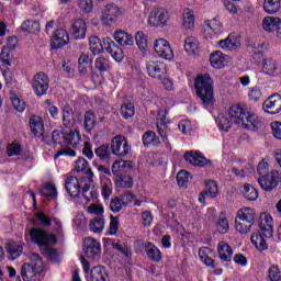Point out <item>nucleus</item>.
I'll list each match as a JSON object with an SVG mask.
<instances>
[{
    "label": "nucleus",
    "mask_w": 281,
    "mask_h": 281,
    "mask_svg": "<svg viewBox=\"0 0 281 281\" xmlns=\"http://www.w3.org/2000/svg\"><path fill=\"white\" fill-rule=\"evenodd\" d=\"M278 69H280V63L273 58H267L263 60L261 71L266 76H278Z\"/></svg>",
    "instance_id": "28"
},
{
    "label": "nucleus",
    "mask_w": 281,
    "mask_h": 281,
    "mask_svg": "<svg viewBox=\"0 0 281 281\" xmlns=\"http://www.w3.org/2000/svg\"><path fill=\"white\" fill-rule=\"evenodd\" d=\"M29 126L34 137H43V133H45V123L43 122V117L32 115L29 120Z\"/></svg>",
    "instance_id": "22"
},
{
    "label": "nucleus",
    "mask_w": 281,
    "mask_h": 281,
    "mask_svg": "<svg viewBox=\"0 0 281 281\" xmlns=\"http://www.w3.org/2000/svg\"><path fill=\"white\" fill-rule=\"evenodd\" d=\"M186 161H189L192 166H199L203 168L204 166H211L212 162L201 154V151H187L184 154Z\"/></svg>",
    "instance_id": "20"
},
{
    "label": "nucleus",
    "mask_w": 281,
    "mask_h": 281,
    "mask_svg": "<svg viewBox=\"0 0 281 281\" xmlns=\"http://www.w3.org/2000/svg\"><path fill=\"white\" fill-rule=\"evenodd\" d=\"M258 183L261 190L271 192V190H276L280 183V172H278V170H272L269 173L259 177Z\"/></svg>",
    "instance_id": "9"
},
{
    "label": "nucleus",
    "mask_w": 281,
    "mask_h": 281,
    "mask_svg": "<svg viewBox=\"0 0 281 281\" xmlns=\"http://www.w3.org/2000/svg\"><path fill=\"white\" fill-rule=\"evenodd\" d=\"M21 30L30 34H37V32H41V24L34 20H26L22 23Z\"/></svg>",
    "instance_id": "40"
},
{
    "label": "nucleus",
    "mask_w": 281,
    "mask_h": 281,
    "mask_svg": "<svg viewBox=\"0 0 281 281\" xmlns=\"http://www.w3.org/2000/svg\"><path fill=\"white\" fill-rule=\"evenodd\" d=\"M83 250L88 258H98L100 256V251L102 250V246L100 241L88 237L83 241Z\"/></svg>",
    "instance_id": "19"
},
{
    "label": "nucleus",
    "mask_w": 281,
    "mask_h": 281,
    "mask_svg": "<svg viewBox=\"0 0 281 281\" xmlns=\"http://www.w3.org/2000/svg\"><path fill=\"white\" fill-rule=\"evenodd\" d=\"M31 263H24L21 268V277L23 281H36V276L45 271V263L41 255L34 252L30 257Z\"/></svg>",
    "instance_id": "4"
},
{
    "label": "nucleus",
    "mask_w": 281,
    "mask_h": 281,
    "mask_svg": "<svg viewBox=\"0 0 281 281\" xmlns=\"http://www.w3.org/2000/svg\"><path fill=\"white\" fill-rule=\"evenodd\" d=\"M117 188L131 189L133 188V178L128 176L120 177L115 180Z\"/></svg>",
    "instance_id": "57"
},
{
    "label": "nucleus",
    "mask_w": 281,
    "mask_h": 281,
    "mask_svg": "<svg viewBox=\"0 0 281 281\" xmlns=\"http://www.w3.org/2000/svg\"><path fill=\"white\" fill-rule=\"evenodd\" d=\"M216 199L218 196V184L215 181L210 180L205 184V190L200 194V203H205V198Z\"/></svg>",
    "instance_id": "25"
},
{
    "label": "nucleus",
    "mask_w": 281,
    "mask_h": 281,
    "mask_svg": "<svg viewBox=\"0 0 281 281\" xmlns=\"http://www.w3.org/2000/svg\"><path fill=\"white\" fill-rule=\"evenodd\" d=\"M146 71L150 78L161 80V78L166 76V64L157 60H149L146 63Z\"/></svg>",
    "instance_id": "12"
},
{
    "label": "nucleus",
    "mask_w": 281,
    "mask_h": 281,
    "mask_svg": "<svg viewBox=\"0 0 281 281\" xmlns=\"http://www.w3.org/2000/svg\"><path fill=\"white\" fill-rule=\"evenodd\" d=\"M133 169V161L131 160H116L112 165V172H128V170Z\"/></svg>",
    "instance_id": "41"
},
{
    "label": "nucleus",
    "mask_w": 281,
    "mask_h": 281,
    "mask_svg": "<svg viewBox=\"0 0 281 281\" xmlns=\"http://www.w3.org/2000/svg\"><path fill=\"white\" fill-rule=\"evenodd\" d=\"M88 281H106V269L103 266L93 267Z\"/></svg>",
    "instance_id": "37"
},
{
    "label": "nucleus",
    "mask_w": 281,
    "mask_h": 281,
    "mask_svg": "<svg viewBox=\"0 0 281 281\" xmlns=\"http://www.w3.org/2000/svg\"><path fill=\"white\" fill-rule=\"evenodd\" d=\"M90 50L94 56L102 54V52H108L116 60V63H122L124 60V52L117 44L111 40V37L103 38V44L98 36H91L89 38Z\"/></svg>",
    "instance_id": "2"
},
{
    "label": "nucleus",
    "mask_w": 281,
    "mask_h": 281,
    "mask_svg": "<svg viewBox=\"0 0 281 281\" xmlns=\"http://www.w3.org/2000/svg\"><path fill=\"white\" fill-rule=\"evenodd\" d=\"M101 194L105 200H108L111 194H113V182L111 179L104 178L101 181Z\"/></svg>",
    "instance_id": "49"
},
{
    "label": "nucleus",
    "mask_w": 281,
    "mask_h": 281,
    "mask_svg": "<svg viewBox=\"0 0 281 281\" xmlns=\"http://www.w3.org/2000/svg\"><path fill=\"white\" fill-rule=\"evenodd\" d=\"M250 240L252 245L258 249L259 251H265V249H268L267 240L265 239V234L262 232H255L252 233Z\"/></svg>",
    "instance_id": "33"
},
{
    "label": "nucleus",
    "mask_w": 281,
    "mask_h": 281,
    "mask_svg": "<svg viewBox=\"0 0 281 281\" xmlns=\"http://www.w3.org/2000/svg\"><path fill=\"white\" fill-rule=\"evenodd\" d=\"M216 229L220 234H227L229 232V222L226 217H220L217 220Z\"/></svg>",
    "instance_id": "58"
},
{
    "label": "nucleus",
    "mask_w": 281,
    "mask_h": 281,
    "mask_svg": "<svg viewBox=\"0 0 281 281\" xmlns=\"http://www.w3.org/2000/svg\"><path fill=\"white\" fill-rule=\"evenodd\" d=\"M280 25V18L267 16L262 21V30H265V32H276Z\"/></svg>",
    "instance_id": "34"
},
{
    "label": "nucleus",
    "mask_w": 281,
    "mask_h": 281,
    "mask_svg": "<svg viewBox=\"0 0 281 281\" xmlns=\"http://www.w3.org/2000/svg\"><path fill=\"white\" fill-rule=\"evenodd\" d=\"M168 19H170L168 10L156 7L149 14L148 23L149 25H153V27H162V25L168 23Z\"/></svg>",
    "instance_id": "11"
},
{
    "label": "nucleus",
    "mask_w": 281,
    "mask_h": 281,
    "mask_svg": "<svg viewBox=\"0 0 281 281\" xmlns=\"http://www.w3.org/2000/svg\"><path fill=\"white\" fill-rule=\"evenodd\" d=\"M194 11H192L191 9H184L182 13V26L186 30H194Z\"/></svg>",
    "instance_id": "36"
},
{
    "label": "nucleus",
    "mask_w": 281,
    "mask_h": 281,
    "mask_svg": "<svg viewBox=\"0 0 281 281\" xmlns=\"http://www.w3.org/2000/svg\"><path fill=\"white\" fill-rule=\"evenodd\" d=\"M83 128L87 133H91L95 128V114L92 111L85 113Z\"/></svg>",
    "instance_id": "44"
},
{
    "label": "nucleus",
    "mask_w": 281,
    "mask_h": 281,
    "mask_svg": "<svg viewBox=\"0 0 281 281\" xmlns=\"http://www.w3.org/2000/svg\"><path fill=\"white\" fill-rule=\"evenodd\" d=\"M217 252H218V256H220L221 260H223L224 262H231L232 261V256H234V250L225 241H221L218 244Z\"/></svg>",
    "instance_id": "30"
},
{
    "label": "nucleus",
    "mask_w": 281,
    "mask_h": 281,
    "mask_svg": "<svg viewBox=\"0 0 281 281\" xmlns=\"http://www.w3.org/2000/svg\"><path fill=\"white\" fill-rule=\"evenodd\" d=\"M71 34L75 41H82L87 36V22L78 19L72 23Z\"/></svg>",
    "instance_id": "24"
},
{
    "label": "nucleus",
    "mask_w": 281,
    "mask_h": 281,
    "mask_svg": "<svg viewBox=\"0 0 281 281\" xmlns=\"http://www.w3.org/2000/svg\"><path fill=\"white\" fill-rule=\"evenodd\" d=\"M32 89L38 98L42 95H47L49 91V76L47 74L40 71L33 76Z\"/></svg>",
    "instance_id": "7"
},
{
    "label": "nucleus",
    "mask_w": 281,
    "mask_h": 281,
    "mask_svg": "<svg viewBox=\"0 0 281 281\" xmlns=\"http://www.w3.org/2000/svg\"><path fill=\"white\" fill-rule=\"evenodd\" d=\"M255 221L256 212L254 209L245 207L239 210L235 218L236 232H239V234H247L251 229Z\"/></svg>",
    "instance_id": "5"
},
{
    "label": "nucleus",
    "mask_w": 281,
    "mask_h": 281,
    "mask_svg": "<svg viewBox=\"0 0 281 281\" xmlns=\"http://www.w3.org/2000/svg\"><path fill=\"white\" fill-rule=\"evenodd\" d=\"M7 254L9 256V260H16L23 254V245L13 240H10L5 245Z\"/></svg>",
    "instance_id": "27"
},
{
    "label": "nucleus",
    "mask_w": 281,
    "mask_h": 281,
    "mask_svg": "<svg viewBox=\"0 0 281 281\" xmlns=\"http://www.w3.org/2000/svg\"><path fill=\"white\" fill-rule=\"evenodd\" d=\"M157 131L164 144H166V147L169 148V150H171L170 142H168V133H170V130L168 128V125H166L164 120H161V123H157Z\"/></svg>",
    "instance_id": "43"
},
{
    "label": "nucleus",
    "mask_w": 281,
    "mask_h": 281,
    "mask_svg": "<svg viewBox=\"0 0 281 281\" xmlns=\"http://www.w3.org/2000/svg\"><path fill=\"white\" fill-rule=\"evenodd\" d=\"M227 55L223 54L221 50H215L210 56L211 66L214 69H223L227 65Z\"/></svg>",
    "instance_id": "26"
},
{
    "label": "nucleus",
    "mask_w": 281,
    "mask_h": 281,
    "mask_svg": "<svg viewBox=\"0 0 281 281\" xmlns=\"http://www.w3.org/2000/svg\"><path fill=\"white\" fill-rule=\"evenodd\" d=\"M241 192L247 201L258 200V190L251 184H244Z\"/></svg>",
    "instance_id": "50"
},
{
    "label": "nucleus",
    "mask_w": 281,
    "mask_h": 281,
    "mask_svg": "<svg viewBox=\"0 0 281 281\" xmlns=\"http://www.w3.org/2000/svg\"><path fill=\"white\" fill-rule=\"evenodd\" d=\"M122 207H124V203L122 202L121 198L116 196L110 201V210L114 214H117V212H122Z\"/></svg>",
    "instance_id": "60"
},
{
    "label": "nucleus",
    "mask_w": 281,
    "mask_h": 281,
    "mask_svg": "<svg viewBox=\"0 0 281 281\" xmlns=\"http://www.w3.org/2000/svg\"><path fill=\"white\" fill-rule=\"evenodd\" d=\"M114 40L121 46L133 45V43H135V41L133 40V35H131L122 30L116 31L114 33Z\"/></svg>",
    "instance_id": "35"
},
{
    "label": "nucleus",
    "mask_w": 281,
    "mask_h": 281,
    "mask_svg": "<svg viewBox=\"0 0 281 281\" xmlns=\"http://www.w3.org/2000/svg\"><path fill=\"white\" fill-rule=\"evenodd\" d=\"M80 132L70 131L69 133H66L65 145L72 146V148H76V146L80 144Z\"/></svg>",
    "instance_id": "42"
},
{
    "label": "nucleus",
    "mask_w": 281,
    "mask_h": 281,
    "mask_svg": "<svg viewBox=\"0 0 281 281\" xmlns=\"http://www.w3.org/2000/svg\"><path fill=\"white\" fill-rule=\"evenodd\" d=\"M154 49L160 58H165V60H172L175 58V53H172V48L168 41L164 38H159L154 44Z\"/></svg>",
    "instance_id": "15"
},
{
    "label": "nucleus",
    "mask_w": 281,
    "mask_h": 281,
    "mask_svg": "<svg viewBox=\"0 0 281 281\" xmlns=\"http://www.w3.org/2000/svg\"><path fill=\"white\" fill-rule=\"evenodd\" d=\"M121 114L124 120H128L135 115V105L133 103H123L121 105Z\"/></svg>",
    "instance_id": "55"
},
{
    "label": "nucleus",
    "mask_w": 281,
    "mask_h": 281,
    "mask_svg": "<svg viewBox=\"0 0 281 281\" xmlns=\"http://www.w3.org/2000/svg\"><path fill=\"white\" fill-rule=\"evenodd\" d=\"M61 122L64 128H74L76 126V123L79 122V124L82 123V113L74 112V109L71 105L66 104L61 110Z\"/></svg>",
    "instance_id": "8"
},
{
    "label": "nucleus",
    "mask_w": 281,
    "mask_h": 281,
    "mask_svg": "<svg viewBox=\"0 0 281 281\" xmlns=\"http://www.w3.org/2000/svg\"><path fill=\"white\" fill-rule=\"evenodd\" d=\"M93 63V58L87 54V53H82L79 56L78 59V71L80 74V76H87V72L89 71V66Z\"/></svg>",
    "instance_id": "29"
},
{
    "label": "nucleus",
    "mask_w": 281,
    "mask_h": 281,
    "mask_svg": "<svg viewBox=\"0 0 281 281\" xmlns=\"http://www.w3.org/2000/svg\"><path fill=\"white\" fill-rule=\"evenodd\" d=\"M225 32L223 27V23L218 22V20H207L205 21L204 27V37L205 38H216V36H221Z\"/></svg>",
    "instance_id": "13"
},
{
    "label": "nucleus",
    "mask_w": 281,
    "mask_h": 281,
    "mask_svg": "<svg viewBox=\"0 0 281 281\" xmlns=\"http://www.w3.org/2000/svg\"><path fill=\"white\" fill-rule=\"evenodd\" d=\"M7 155L9 157H19L21 155V145L19 143H12L7 146Z\"/></svg>",
    "instance_id": "59"
},
{
    "label": "nucleus",
    "mask_w": 281,
    "mask_h": 281,
    "mask_svg": "<svg viewBox=\"0 0 281 281\" xmlns=\"http://www.w3.org/2000/svg\"><path fill=\"white\" fill-rule=\"evenodd\" d=\"M218 45L222 49H226L228 52H234V49H238L240 47V42L234 35H228L227 38L221 40Z\"/></svg>",
    "instance_id": "31"
},
{
    "label": "nucleus",
    "mask_w": 281,
    "mask_h": 281,
    "mask_svg": "<svg viewBox=\"0 0 281 281\" xmlns=\"http://www.w3.org/2000/svg\"><path fill=\"white\" fill-rule=\"evenodd\" d=\"M29 236L32 243L37 245L40 249H43L46 245H56L57 243L56 235L47 234V232L42 228H31Z\"/></svg>",
    "instance_id": "6"
},
{
    "label": "nucleus",
    "mask_w": 281,
    "mask_h": 281,
    "mask_svg": "<svg viewBox=\"0 0 281 281\" xmlns=\"http://www.w3.org/2000/svg\"><path fill=\"white\" fill-rule=\"evenodd\" d=\"M111 150L116 157H126L131 153L126 137L124 135L114 136L111 142Z\"/></svg>",
    "instance_id": "10"
},
{
    "label": "nucleus",
    "mask_w": 281,
    "mask_h": 281,
    "mask_svg": "<svg viewBox=\"0 0 281 281\" xmlns=\"http://www.w3.org/2000/svg\"><path fill=\"white\" fill-rule=\"evenodd\" d=\"M195 93L204 106H210L214 102V87L212 77L209 74L199 75L194 80Z\"/></svg>",
    "instance_id": "3"
},
{
    "label": "nucleus",
    "mask_w": 281,
    "mask_h": 281,
    "mask_svg": "<svg viewBox=\"0 0 281 281\" xmlns=\"http://www.w3.org/2000/svg\"><path fill=\"white\" fill-rule=\"evenodd\" d=\"M135 41L138 49H140V52H146L148 47V38L146 37V34H144L142 31H138L135 34Z\"/></svg>",
    "instance_id": "53"
},
{
    "label": "nucleus",
    "mask_w": 281,
    "mask_h": 281,
    "mask_svg": "<svg viewBox=\"0 0 281 281\" xmlns=\"http://www.w3.org/2000/svg\"><path fill=\"white\" fill-rule=\"evenodd\" d=\"M268 278L270 281H281V272L278 266H271L268 270Z\"/></svg>",
    "instance_id": "62"
},
{
    "label": "nucleus",
    "mask_w": 281,
    "mask_h": 281,
    "mask_svg": "<svg viewBox=\"0 0 281 281\" xmlns=\"http://www.w3.org/2000/svg\"><path fill=\"white\" fill-rule=\"evenodd\" d=\"M94 154L101 159V161H109L111 159V150H109V145L103 144L94 149Z\"/></svg>",
    "instance_id": "51"
},
{
    "label": "nucleus",
    "mask_w": 281,
    "mask_h": 281,
    "mask_svg": "<svg viewBox=\"0 0 281 281\" xmlns=\"http://www.w3.org/2000/svg\"><path fill=\"white\" fill-rule=\"evenodd\" d=\"M145 251L151 262H159L161 260V250L153 243L145 244Z\"/></svg>",
    "instance_id": "32"
},
{
    "label": "nucleus",
    "mask_w": 281,
    "mask_h": 281,
    "mask_svg": "<svg viewBox=\"0 0 281 281\" xmlns=\"http://www.w3.org/2000/svg\"><path fill=\"white\" fill-rule=\"evenodd\" d=\"M94 67L100 71V74H104L109 69H111V61L108 58L99 57L94 61Z\"/></svg>",
    "instance_id": "52"
},
{
    "label": "nucleus",
    "mask_w": 281,
    "mask_h": 281,
    "mask_svg": "<svg viewBox=\"0 0 281 281\" xmlns=\"http://www.w3.org/2000/svg\"><path fill=\"white\" fill-rule=\"evenodd\" d=\"M0 60L7 67L12 66V57L10 56V49H8V47H5V46L2 47V50L0 53Z\"/></svg>",
    "instance_id": "61"
},
{
    "label": "nucleus",
    "mask_w": 281,
    "mask_h": 281,
    "mask_svg": "<svg viewBox=\"0 0 281 281\" xmlns=\"http://www.w3.org/2000/svg\"><path fill=\"white\" fill-rule=\"evenodd\" d=\"M41 196H49L50 199H56L58 196V191L56 190V186L52 183H46L38 191Z\"/></svg>",
    "instance_id": "48"
},
{
    "label": "nucleus",
    "mask_w": 281,
    "mask_h": 281,
    "mask_svg": "<svg viewBox=\"0 0 281 281\" xmlns=\"http://www.w3.org/2000/svg\"><path fill=\"white\" fill-rule=\"evenodd\" d=\"M216 122L220 131H224V133L232 128V122L249 131H259L263 126L262 120L254 113L246 112L239 105H233L228 111V116L220 114Z\"/></svg>",
    "instance_id": "1"
},
{
    "label": "nucleus",
    "mask_w": 281,
    "mask_h": 281,
    "mask_svg": "<svg viewBox=\"0 0 281 281\" xmlns=\"http://www.w3.org/2000/svg\"><path fill=\"white\" fill-rule=\"evenodd\" d=\"M74 170L75 172H85V175H87L86 180H88V183H93V178L95 177V175L89 168V161H87V159H85L83 157H79L75 161Z\"/></svg>",
    "instance_id": "23"
},
{
    "label": "nucleus",
    "mask_w": 281,
    "mask_h": 281,
    "mask_svg": "<svg viewBox=\"0 0 281 281\" xmlns=\"http://www.w3.org/2000/svg\"><path fill=\"white\" fill-rule=\"evenodd\" d=\"M66 133L60 131H53L52 139L54 144L65 145Z\"/></svg>",
    "instance_id": "64"
},
{
    "label": "nucleus",
    "mask_w": 281,
    "mask_h": 281,
    "mask_svg": "<svg viewBox=\"0 0 281 281\" xmlns=\"http://www.w3.org/2000/svg\"><path fill=\"white\" fill-rule=\"evenodd\" d=\"M199 258L203 263L206 265V267H211V269H214V259H212V249L207 247L200 248Z\"/></svg>",
    "instance_id": "38"
},
{
    "label": "nucleus",
    "mask_w": 281,
    "mask_h": 281,
    "mask_svg": "<svg viewBox=\"0 0 281 281\" xmlns=\"http://www.w3.org/2000/svg\"><path fill=\"white\" fill-rule=\"evenodd\" d=\"M160 143L159 137L153 131H148L143 135L144 146H159Z\"/></svg>",
    "instance_id": "46"
},
{
    "label": "nucleus",
    "mask_w": 281,
    "mask_h": 281,
    "mask_svg": "<svg viewBox=\"0 0 281 281\" xmlns=\"http://www.w3.org/2000/svg\"><path fill=\"white\" fill-rule=\"evenodd\" d=\"M104 229V216L99 215L90 222V231L94 234H102Z\"/></svg>",
    "instance_id": "45"
},
{
    "label": "nucleus",
    "mask_w": 281,
    "mask_h": 281,
    "mask_svg": "<svg viewBox=\"0 0 281 281\" xmlns=\"http://www.w3.org/2000/svg\"><path fill=\"white\" fill-rule=\"evenodd\" d=\"M122 14V11L117 8L115 3H109L105 5L102 12V21L105 25H111L117 21V18Z\"/></svg>",
    "instance_id": "18"
},
{
    "label": "nucleus",
    "mask_w": 281,
    "mask_h": 281,
    "mask_svg": "<svg viewBox=\"0 0 281 281\" xmlns=\"http://www.w3.org/2000/svg\"><path fill=\"white\" fill-rule=\"evenodd\" d=\"M259 229L262 232L265 238L273 237V217L267 213L260 215Z\"/></svg>",
    "instance_id": "21"
},
{
    "label": "nucleus",
    "mask_w": 281,
    "mask_h": 281,
    "mask_svg": "<svg viewBox=\"0 0 281 281\" xmlns=\"http://www.w3.org/2000/svg\"><path fill=\"white\" fill-rule=\"evenodd\" d=\"M199 48V41L194 37H187L184 40V49L188 54H194Z\"/></svg>",
    "instance_id": "56"
},
{
    "label": "nucleus",
    "mask_w": 281,
    "mask_h": 281,
    "mask_svg": "<svg viewBox=\"0 0 281 281\" xmlns=\"http://www.w3.org/2000/svg\"><path fill=\"white\" fill-rule=\"evenodd\" d=\"M281 0H263V10L267 14H276L280 11Z\"/></svg>",
    "instance_id": "39"
},
{
    "label": "nucleus",
    "mask_w": 281,
    "mask_h": 281,
    "mask_svg": "<svg viewBox=\"0 0 281 281\" xmlns=\"http://www.w3.org/2000/svg\"><path fill=\"white\" fill-rule=\"evenodd\" d=\"M263 111L270 115H278L281 111V95L279 93L271 94L263 102Z\"/></svg>",
    "instance_id": "17"
},
{
    "label": "nucleus",
    "mask_w": 281,
    "mask_h": 281,
    "mask_svg": "<svg viewBox=\"0 0 281 281\" xmlns=\"http://www.w3.org/2000/svg\"><path fill=\"white\" fill-rule=\"evenodd\" d=\"M36 218L40 223V225H42L43 227H49L52 226V218L49 216H47L45 213L38 211L36 213Z\"/></svg>",
    "instance_id": "63"
},
{
    "label": "nucleus",
    "mask_w": 281,
    "mask_h": 281,
    "mask_svg": "<svg viewBox=\"0 0 281 281\" xmlns=\"http://www.w3.org/2000/svg\"><path fill=\"white\" fill-rule=\"evenodd\" d=\"M91 190V184L85 183L82 189H81V194L83 199L89 203V201H95L98 199V193L95 191H90Z\"/></svg>",
    "instance_id": "54"
},
{
    "label": "nucleus",
    "mask_w": 281,
    "mask_h": 281,
    "mask_svg": "<svg viewBox=\"0 0 281 281\" xmlns=\"http://www.w3.org/2000/svg\"><path fill=\"white\" fill-rule=\"evenodd\" d=\"M50 245L54 244H47L43 248H41V251L43 256H45L50 262H58V251L55 248H52Z\"/></svg>",
    "instance_id": "47"
},
{
    "label": "nucleus",
    "mask_w": 281,
    "mask_h": 281,
    "mask_svg": "<svg viewBox=\"0 0 281 281\" xmlns=\"http://www.w3.org/2000/svg\"><path fill=\"white\" fill-rule=\"evenodd\" d=\"M82 181H88L87 178H82L81 182L76 176H70L65 181V188L69 196L78 199L80 196V188H82Z\"/></svg>",
    "instance_id": "14"
},
{
    "label": "nucleus",
    "mask_w": 281,
    "mask_h": 281,
    "mask_svg": "<svg viewBox=\"0 0 281 281\" xmlns=\"http://www.w3.org/2000/svg\"><path fill=\"white\" fill-rule=\"evenodd\" d=\"M65 45H69V33L64 29H58L50 38V47L52 49H60Z\"/></svg>",
    "instance_id": "16"
}]
</instances>
